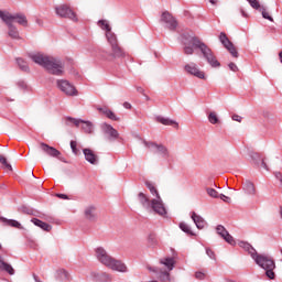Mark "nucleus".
I'll list each match as a JSON object with an SVG mask.
<instances>
[{
	"label": "nucleus",
	"mask_w": 282,
	"mask_h": 282,
	"mask_svg": "<svg viewBox=\"0 0 282 282\" xmlns=\"http://www.w3.org/2000/svg\"><path fill=\"white\" fill-rule=\"evenodd\" d=\"M183 44L185 45L183 48L184 54H186L187 56H192V54H195V50H199L210 67H221V63L217 61V57L215 56V53H213V50H210V47H208V45H206V43H204L199 37H188L186 35H183Z\"/></svg>",
	"instance_id": "obj_1"
},
{
	"label": "nucleus",
	"mask_w": 282,
	"mask_h": 282,
	"mask_svg": "<svg viewBox=\"0 0 282 282\" xmlns=\"http://www.w3.org/2000/svg\"><path fill=\"white\" fill-rule=\"evenodd\" d=\"M96 257H97V260L101 262L102 265H106V268H109L115 272H128L127 264L109 256L107 250H105V248L102 247H98L96 249Z\"/></svg>",
	"instance_id": "obj_2"
},
{
	"label": "nucleus",
	"mask_w": 282,
	"mask_h": 282,
	"mask_svg": "<svg viewBox=\"0 0 282 282\" xmlns=\"http://www.w3.org/2000/svg\"><path fill=\"white\" fill-rule=\"evenodd\" d=\"M138 199L139 204H141V206H143L145 210H153V213H156V215H161V217H164V215H166V207H164L162 198L151 200L149 199V196L140 192L138 194Z\"/></svg>",
	"instance_id": "obj_3"
},
{
	"label": "nucleus",
	"mask_w": 282,
	"mask_h": 282,
	"mask_svg": "<svg viewBox=\"0 0 282 282\" xmlns=\"http://www.w3.org/2000/svg\"><path fill=\"white\" fill-rule=\"evenodd\" d=\"M253 261L262 268V270H265V275L268 279H274V268H276V264L274 263V260L270 258V256L267 254H257L253 257Z\"/></svg>",
	"instance_id": "obj_4"
},
{
	"label": "nucleus",
	"mask_w": 282,
	"mask_h": 282,
	"mask_svg": "<svg viewBox=\"0 0 282 282\" xmlns=\"http://www.w3.org/2000/svg\"><path fill=\"white\" fill-rule=\"evenodd\" d=\"M44 69H46L47 73L52 74L53 76H63V74H65V66L63 65V62L52 56L48 57Z\"/></svg>",
	"instance_id": "obj_5"
},
{
	"label": "nucleus",
	"mask_w": 282,
	"mask_h": 282,
	"mask_svg": "<svg viewBox=\"0 0 282 282\" xmlns=\"http://www.w3.org/2000/svg\"><path fill=\"white\" fill-rule=\"evenodd\" d=\"M0 19L3 22L8 23H19V25H23L24 28H28V18L23 13H15L12 14L8 11H1L0 10Z\"/></svg>",
	"instance_id": "obj_6"
},
{
	"label": "nucleus",
	"mask_w": 282,
	"mask_h": 282,
	"mask_svg": "<svg viewBox=\"0 0 282 282\" xmlns=\"http://www.w3.org/2000/svg\"><path fill=\"white\" fill-rule=\"evenodd\" d=\"M142 143L144 144L145 149H149L150 153H153L154 155H161V158L170 156L169 148L162 143L147 140H142Z\"/></svg>",
	"instance_id": "obj_7"
},
{
	"label": "nucleus",
	"mask_w": 282,
	"mask_h": 282,
	"mask_svg": "<svg viewBox=\"0 0 282 282\" xmlns=\"http://www.w3.org/2000/svg\"><path fill=\"white\" fill-rule=\"evenodd\" d=\"M55 14L61 19H69L70 21H78L76 13L66 4L55 7Z\"/></svg>",
	"instance_id": "obj_8"
},
{
	"label": "nucleus",
	"mask_w": 282,
	"mask_h": 282,
	"mask_svg": "<svg viewBox=\"0 0 282 282\" xmlns=\"http://www.w3.org/2000/svg\"><path fill=\"white\" fill-rule=\"evenodd\" d=\"M160 23H164L165 28L171 32H175V30H177V20L169 11H164L161 14Z\"/></svg>",
	"instance_id": "obj_9"
},
{
	"label": "nucleus",
	"mask_w": 282,
	"mask_h": 282,
	"mask_svg": "<svg viewBox=\"0 0 282 282\" xmlns=\"http://www.w3.org/2000/svg\"><path fill=\"white\" fill-rule=\"evenodd\" d=\"M219 41L224 45L225 50H227L234 58H239V52H237V47H235V44H232V42L228 39V35H226V33H220Z\"/></svg>",
	"instance_id": "obj_10"
},
{
	"label": "nucleus",
	"mask_w": 282,
	"mask_h": 282,
	"mask_svg": "<svg viewBox=\"0 0 282 282\" xmlns=\"http://www.w3.org/2000/svg\"><path fill=\"white\" fill-rule=\"evenodd\" d=\"M98 25L101 28V30H106V39L108 43L112 45H118V37L116 36V33L111 32V26L107 21L99 20Z\"/></svg>",
	"instance_id": "obj_11"
},
{
	"label": "nucleus",
	"mask_w": 282,
	"mask_h": 282,
	"mask_svg": "<svg viewBox=\"0 0 282 282\" xmlns=\"http://www.w3.org/2000/svg\"><path fill=\"white\" fill-rule=\"evenodd\" d=\"M57 87L65 94L66 96H77L78 91L76 87L72 85L67 79H58L56 82Z\"/></svg>",
	"instance_id": "obj_12"
},
{
	"label": "nucleus",
	"mask_w": 282,
	"mask_h": 282,
	"mask_svg": "<svg viewBox=\"0 0 282 282\" xmlns=\"http://www.w3.org/2000/svg\"><path fill=\"white\" fill-rule=\"evenodd\" d=\"M102 133L108 142H116L120 138V133L111 124L104 123L101 126Z\"/></svg>",
	"instance_id": "obj_13"
},
{
	"label": "nucleus",
	"mask_w": 282,
	"mask_h": 282,
	"mask_svg": "<svg viewBox=\"0 0 282 282\" xmlns=\"http://www.w3.org/2000/svg\"><path fill=\"white\" fill-rule=\"evenodd\" d=\"M184 69L187 74H191V76H195L196 78H200L204 80L206 78V75L204 72L199 70V67H197V64L189 63L184 66Z\"/></svg>",
	"instance_id": "obj_14"
},
{
	"label": "nucleus",
	"mask_w": 282,
	"mask_h": 282,
	"mask_svg": "<svg viewBox=\"0 0 282 282\" xmlns=\"http://www.w3.org/2000/svg\"><path fill=\"white\" fill-rule=\"evenodd\" d=\"M51 56H47L43 53H29V58H31V61H33V63H35L36 65H40V67H44L47 63V61H50Z\"/></svg>",
	"instance_id": "obj_15"
},
{
	"label": "nucleus",
	"mask_w": 282,
	"mask_h": 282,
	"mask_svg": "<svg viewBox=\"0 0 282 282\" xmlns=\"http://www.w3.org/2000/svg\"><path fill=\"white\" fill-rule=\"evenodd\" d=\"M40 149L41 151H43V153H45L50 158H58L61 155V151H58L56 148L44 142L40 143Z\"/></svg>",
	"instance_id": "obj_16"
},
{
	"label": "nucleus",
	"mask_w": 282,
	"mask_h": 282,
	"mask_svg": "<svg viewBox=\"0 0 282 282\" xmlns=\"http://www.w3.org/2000/svg\"><path fill=\"white\" fill-rule=\"evenodd\" d=\"M106 58L108 61H112V58H124V51L122 50V47H120V45L113 44L111 46V53L108 54Z\"/></svg>",
	"instance_id": "obj_17"
},
{
	"label": "nucleus",
	"mask_w": 282,
	"mask_h": 282,
	"mask_svg": "<svg viewBox=\"0 0 282 282\" xmlns=\"http://www.w3.org/2000/svg\"><path fill=\"white\" fill-rule=\"evenodd\" d=\"M90 280L94 282H111V275L106 272H91Z\"/></svg>",
	"instance_id": "obj_18"
},
{
	"label": "nucleus",
	"mask_w": 282,
	"mask_h": 282,
	"mask_svg": "<svg viewBox=\"0 0 282 282\" xmlns=\"http://www.w3.org/2000/svg\"><path fill=\"white\" fill-rule=\"evenodd\" d=\"M83 153L85 155L86 162H89V164L97 165L99 162L98 155L94 153V150L86 148L83 150Z\"/></svg>",
	"instance_id": "obj_19"
},
{
	"label": "nucleus",
	"mask_w": 282,
	"mask_h": 282,
	"mask_svg": "<svg viewBox=\"0 0 282 282\" xmlns=\"http://www.w3.org/2000/svg\"><path fill=\"white\" fill-rule=\"evenodd\" d=\"M84 216L88 221H96V219H98V215L96 214V206L90 205L86 207L84 210Z\"/></svg>",
	"instance_id": "obj_20"
},
{
	"label": "nucleus",
	"mask_w": 282,
	"mask_h": 282,
	"mask_svg": "<svg viewBox=\"0 0 282 282\" xmlns=\"http://www.w3.org/2000/svg\"><path fill=\"white\" fill-rule=\"evenodd\" d=\"M55 279L58 282H69L72 281V275H69V272H67V270L59 269L56 271Z\"/></svg>",
	"instance_id": "obj_21"
},
{
	"label": "nucleus",
	"mask_w": 282,
	"mask_h": 282,
	"mask_svg": "<svg viewBox=\"0 0 282 282\" xmlns=\"http://www.w3.org/2000/svg\"><path fill=\"white\" fill-rule=\"evenodd\" d=\"M192 219L198 230H202L206 227V220L195 212L192 213Z\"/></svg>",
	"instance_id": "obj_22"
},
{
	"label": "nucleus",
	"mask_w": 282,
	"mask_h": 282,
	"mask_svg": "<svg viewBox=\"0 0 282 282\" xmlns=\"http://www.w3.org/2000/svg\"><path fill=\"white\" fill-rule=\"evenodd\" d=\"M3 226H10L11 228H18V230H23V226L15 219L0 218Z\"/></svg>",
	"instance_id": "obj_23"
},
{
	"label": "nucleus",
	"mask_w": 282,
	"mask_h": 282,
	"mask_svg": "<svg viewBox=\"0 0 282 282\" xmlns=\"http://www.w3.org/2000/svg\"><path fill=\"white\" fill-rule=\"evenodd\" d=\"M250 158L256 162V164H261V166L264 169V171H268V164L265 163V160L261 154L258 152H251Z\"/></svg>",
	"instance_id": "obj_24"
},
{
	"label": "nucleus",
	"mask_w": 282,
	"mask_h": 282,
	"mask_svg": "<svg viewBox=\"0 0 282 282\" xmlns=\"http://www.w3.org/2000/svg\"><path fill=\"white\" fill-rule=\"evenodd\" d=\"M31 221H32V224H34V226H37V228L45 230V232H50L52 230V225L44 223L43 220H41L39 218H32Z\"/></svg>",
	"instance_id": "obj_25"
},
{
	"label": "nucleus",
	"mask_w": 282,
	"mask_h": 282,
	"mask_svg": "<svg viewBox=\"0 0 282 282\" xmlns=\"http://www.w3.org/2000/svg\"><path fill=\"white\" fill-rule=\"evenodd\" d=\"M242 188L247 195H257V188H254V184L250 181H245L242 183Z\"/></svg>",
	"instance_id": "obj_26"
},
{
	"label": "nucleus",
	"mask_w": 282,
	"mask_h": 282,
	"mask_svg": "<svg viewBox=\"0 0 282 282\" xmlns=\"http://www.w3.org/2000/svg\"><path fill=\"white\" fill-rule=\"evenodd\" d=\"M156 120L158 122H160L161 124H165L166 127H173L174 124L175 129H180V123H177L175 120L164 117H158Z\"/></svg>",
	"instance_id": "obj_27"
},
{
	"label": "nucleus",
	"mask_w": 282,
	"mask_h": 282,
	"mask_svg": "<svg viewBox=\"0 0 282 282\" xmlns=\"http://www.w3.org/2000/svg\"><path fill=\"white\" fill-rule=\"evenodd\" d=\"M0 270L2 272H8L11 276L14 275V268H12L9 263L3 261V257L0 256Z\"/></svg>",
	"instance_id": "obj_28"
},
{
	"label": "nucleus",
	"mask_w": 282,
	"mask_h": 282,
	"mask_svg": "<svg viewBox=\"0 0 282 282\" xmlns=\"http://www.w3.org/2000/svg\"><path fill=\"white\" fill-rule=\"evenodd\" d=\"M239 246H240V248H243V250H246L247 252H249V254H250V257H251L252 259H254V257L258 254V253H257V250L253 249V248L250 246V243H248V242L241 241V242L239 243Z\"/></svg>",
	"instance_id": "obj_29"
},
{
	"label": "nucleus",
	"mask_w": 282,
	"mask_h": 282,
	"mask_svg": "<svg viewBox=\"0 0 282 282\" xmlns=\"http://www.w3.org/2000/svg\"><path fill=\"white\" fill-rule=\"evenodd\" d=\"M7 28H9V36L11 39H20L19 36V30H17V26L10 22H4Z\"/></svg>",
	"instance_id": "obj_30"
},
{
	"label": "nucleus",
	"mask_w": 282,
	"mask_h": 282,
	"mask_svg": "<svg viewBox=\"0 0 282 282\" xmlns=\"http://www.w3.org/2000/svg\"><path fill=\"white\" fill-rule=\"evenodd\" d=\"M160 263L162 265H165V268H167V270H173V268H175V259L174 258H164L160 260Z\"/></svg>",
	"instance_id": "obj_31"
},
{
	"label": "nucleus",
	"mask_w": 282,
	"mask_h": 282,
	"mask_svg": "<svg viewBox=\"0 0 282 282\" xmlns=\"http://www.w3.org/2000/svg\"><path fill=\"white\" fill-rule=\"evenodd\" d=\"M145 186L150 191L151 195L155 196V198L153 199H162V197H160V193L158 192V188H155V185L153 183L145 182Z\"/></svg>",
	"instance_id": "obj_32"
},
{
	"label": "nucleus",
	"mask_w": 282,
	"mask_h": 282,
	"mask_svg": "<svg viewBox=\"0 0 282 282\" xmlns=\"http://www.w3.org/2000/svg\"><path fill=\"white\" fill-rule=\"evenodd\" d=\"M82 129L86 133H94V123L91 121H82Z\"/></svg>",
	"instance_id": "obj_33"
},
{
	"label": "nucleus",
	"mask_w": 282,
	"mask_h": 282,
	"mask_svg": "<svg viewBox=\"0 0 282 282\" xmlns=\"http://www.w3.org/2000/svg\"><path fill=\"white\" fill-rule=\"evenodd\" d=\"M180 228L183 232H185L186 235H189L191 237H195V232H193V230L191 229V226H188V224L186 223H181L180 224Z\"/></svg>",
	"instance_id": "obj_34"
},
{
	"label": "nucleus",
	"mask_w": 282,
	"mask_h": 282,
	"mask_svg": "<svg viewBox=\"0 0 282 282\" xmlns=\"http://www.w3.org/2000/svg\"><path fill=\"white\" fill-rule=\"evenodd\" d=\"M17 63L22 72H30V66L23 58H17Z\"/></svg>",
	"instance_id": "obj_35"
},
{
	"label": "nucleus",
	"mask_w": 282,
	"mask_h": 282,
	"mask_svg": "<svg viewBox=\"0 0 282 282\" xmlns=\"http://www.w3.org/2000/svg\"><path fill=\"white\" fill-rule=\"evenodd\" d=\"M206 193L209 197H213L214 199L219 198V192L213 187H206Z\"/></svg>",
	"instance_id": "obj_36"
},
{
	"label": "nucleus",
	"mask_w": 282,
	"mask_h": 282,
	"mask_svg": "<svg viewBox=\"0 0 282 282\" xmlns=\"http://www.w3.org/2000/svg\"><path fill=\"white\" fill-rule=\"evenodd\" d=\"M257 10H259V12H261L263 19H267L268 21L274 22V19L270 15V13H268V12L265 11V7H261V6H260V8L257 9Z\"/></svg>",
	"instance_id": "obj_37"
},
{
	"label": "nucleus",
	"mask_w": 282,
	"mask_h": 282,
	"mask_svg": "<svg viewBox=\"0 0 282 282\" xmlns=\"http://www.w3.org/2000/svg\"><path fill=\"white\" fill-rule=\"evenodd\" d=\"M216 232L217 235H219L223 239L226 237V235H228V230H226V227L218 225L216 227Z\"/></svg>",
	"instance_id": "obj_38"
},
{
	"label": "nucleus",
	"mask_w": 282,
	"mask_h": 282,
	"mask_svg": "<svg viewBox=\"0 0 282 282\" xmlns=\"http://www.w3.org/2000/svg\"><path fill=\"white\" fill-rule=\"evenodd\" d=\"M159 281L166 282L171 281V274L166 271H162L159 273Z\"/></svg>",
	"instance_id": "obj_39"
},
{
	"label": "nucleus",
	"mask_w": 282,
	"mask_h": 282,
	"mask_svg": "<svg viewBox=\"0 0 282 282\" xmlns=\"http://www.w3.org/2000/svg\"><path fill=\"white\" fill-rule=\"evenodd\" d=\"M208 121L210 122V124H217V122H219V117H217V113L210 112L208 115Z\"/></svg>",
	"instance_id": "obj_40"
},
{
	"label": "nucleus",
	"mask_w": 282,
	"mask_h": 282,
	"mask_svg": "<svg viewBox=\"0 0 282 282\" xmlns=\"http://www.w3.org/2000/svg\"><path fill=\"white\" fill-rule=\"evenodd\" d=\"M105 117L109 118V120H113L115 122H118V120H120V118H118L116 116V113H113V111H111L110 109H108V111H106Z\"/></svg>",
	"instance_id": "obj_41"
},
{
	"label": "nucleus",
	"mask_w": 282,
	"mask_h": 282,
	"mask_svg": "<svg viewBox=\"0 0 282 282\" xmlns=\"http://www.w3.org/2000/svg\"><path fill=\"white\" fill-rule=\"evenodd\" d=\"M66 120H67V122H73V124H75V127H80V124H83V122H84L83 119H76V118H72V117H67Z\"/></svg>",
	"instance_id": "obj_42"
},
{
	"label": "nucleus",
	"mask_w": 282,
	"mask_h": 282,
	"mask_svg": "<svg viewBox=\"0 0 282 282\" xmlns=\"http://www.w3.org/2000/svg\"><path fill=\"white\" fill-rule=\"evenodd\" d=\"M0 164L4 165V167L8 169V171H12V165L8 163V159L6 156L0 155Z\"/></svg>",
	"instance_id": "obj_43"
},
{
	"label": "nucleus",
	"mask_w": 282,
	"mask_h": 282,
	"mask_svg": "<svg viewBox=\"0 0 282 282\" xmlns=\"http://www.w3.org/2000/svg\"><path fill=\"white\" fill-rule=\"evenodd\" d=\"M0 164L4 165V167L8 169V171H12V165L8 163V159L6 156L0 155Z\"/></svg>",
	"instance_id": "obj_44"
},
{
	"label": "nucleus",
	"mask_w": 282,
	"mask_h": 282,
	"mask_svg": "<svg viewBox=\"0 0 282 282\" xmlns=\"http://www.w3.org/2000/svg\"><path fill=\"white\" fill-rule=\"evenodd\" d=\"M229 246H235V238L228 232L224 238H223Z\"/></svg>",
	"instance_id": "obj_45"
},
{
	"label": "nucleus",
	"mask_w": 282,
	"mask_h": 282,
	"mask_svg": "<svg viewBox=\"0 0 282 282\" xmlns=\"http://www.w3.org/2000/svg\"><path fill=\"white\" fill-rule=\"evenodd\" d=\"M248 3L253 8V10H259L261 8V3H259V0H247Z\"/></svg>",
	"instance_id": "obj_46"
},
{
	"label": "nucleus",
	"mask_w": 282,
	"mask_h": 282,
	"mask_svg": "<svg viewBox=\"0 0 282 282\" xmlns=\"http://www.w3.org/2000/svg\"><path fill=\"white\" fill-rule=\"evenodd\" d=\"M21 213H24V215H32L33 210L29 208L28 206H22L20 208Z\"/></svg>",
	"instance_id": "obj_47"
},
{
	"label": "nucleus",
	"mask_w": 282,
	"mask_h": 282,
	"mask_svg": "<svg viewBox=\"0 0 282 282\" xmlns=\"http://www.w3.org/2000/svg\"><path fill=\"white\" fill-rule=\"evenodd\" d=\"M206 254H207V257H209V259H213L214 261H215V259H217L215 257V251H213V249H210V248L206 249Z\"/></svg>",
	"instance_id": "obj_48"
},
{
	"label": "nucleus",
	"mask_w": 282,
	"mask_h": 282,
	"mask_svg": "<svg viewBox=\"0 0 282 282\" xmlns=\"http://www.w3.org/2000/svg\"><path fill=\"white\" fill-rule=\"evenodd\" d=\"M77 143L76 141H70V149L75 155H78V149L76 148Z\"/></svg>",
	"instance_id": "obj_49"
},
{
	"label": "nucleus",
	"mask_w": 282,
	"mask_h": 282,
	"mask_svg": "<svg viewBox=\"0 0 282 282\" xmlns=\"http://www.w3.org/2000/svg\"><path fill=\"white\" fill-rule=\"evenodd\" d=\"M228 67L231 72H239V67H237V64L232 62L228 64Z\"/></svg>",
	"instance_id": "obj_50"
},
{
	"label": "nucleus",
	"mask_w": 282,
	"mask_h": 282,
	"mask_svg": "<svg viewBox=\"0 0 282 282\" xmlns=\"http://www.w3.org/2000/svg\"><path fill=\"white\" fill-rule=\"evenodd\" d=\"M195 276L196 279H198V281H204L206 274H204V272L198 271L195 273Z\"/></svg>",
	"instance_id": "obj_51"
},
{
	"label": "nucleus",
	"mask_w": 282,
	"mask_h": 282,
	"mask_svg": "<svg viewBox=\"0 0 282 282\" xmlns=\"http://www.w3.org/2000/svg\"><path fill=\"white\" fill-rule=\"evenodd\" d=\"M231 119L235 120L236 122H241V120H243V118L241 116H239V115H234L231 117Z\"/></svg>",
	"instance_id": "obj_52"
},
{
	"label": "nucleus",
	"mask_w": 282,
	"mask_h": 282,
	"mask_svg": "<svg viewBox=\"0 0 282 282\" xmlns=\"http://www.w3.org/2000/svg\"><path fill=\"white\" fill-rule=\"evenodd\" d=\"M218 197H220V199H223V202H227L228 204L230 202V197H228V196H226L224 194H220V196H218Z\"/></svg>",
	"instance_id": "obj_53"
},
{
	"label": "nucleus",
	"mask_w": 282,
	"mask_h": 282,
	"mask_svg": "<svg viewBox=\"0 0 282 282\" xmlns=\"http://www.w3.org/2000/svg\"><path fill=\"white\" fill-rule=\"evenodd\" d=\"M59 199H69V197L66 194H57L56 195Z\"/></svg>",
	"instance_id": "obj_54"
},
{
	"label": "nucleus",
	"mask_w": 282,
	"mask_h": 282,
	"mask_svg": "<svg viewBox=\"0 0 282 282\" xmlns=\"http://www.w3.org/2000/svg\"><path fill=\"white\" fill-rule=\"evenodd\" d=\"M97 109L100 113H104V116H106L109 108H97Z\"/></svg>",
	"instance_id": "obj_55"
},
{
	"label": "nucleus",
	"mask_w": 282,
	"mask_h": 282,
	"mask_svg": "<svg viewBox=\"0 0 282 282\" xmlns=\"http://www.w3.org/2000/svg\"><path fill=\"white\" fill-rule=\"evenodd\" d=\"M137 91H138L139 94H144V88L138 86V87H137Z\"/></svg>",
	"instance_id": "obj_56"
},
{
	"label": "nucleus",
	"mask_w": 282,
	"mask_h": 282,
	"mask_svg": "<svg viewBox=\"0 0 282 282\" xmlns=\"http://www.w3.org/2000/svg\"><path fill=\"white\" fill-rule=\"evenodd\" d=\"M123 107H124V109H131V105L127 101L123 102Z\"/></svg>",
	"instance_id": "obj_57"
},
{
	"label": "nucleus",
	"mask_w": 282,
	"mask_h": 282,
	"mask_svg": "<svg viewBox=\"0 0 282 282\" xmlns=\"http://www.w3.org/2000/svg\"><path fill=\"white\" fill-rule=\"evenodd\" d=\"M148 270L150 272H158V268H153V267H148Z\"/></svg>",
	"instance_id": "obj_58"
},
{
	"label": "nucleus",
	"mask_w": 282,
	"mask_h": 282,
	"mask_svg": "<svg viewBox=\"0 0 282 282\" xmlns=\"http://www.w3.org/2000/svg\"><path fill=\"white\" fill-rule=\"evenodd\" d=\"M212 6H217L219 3V0H208Z\"/></svg>",
	"instance_id": "obj_59"
},
{
	"label": "nucleus",
	"mask_w": 282,
	"mask_h": 282,
	"mask_svg": "<svg viewBox=\"0 0 282 282\" xmlns=\"http://www.w3.org/2000/svg\"><path fill=\"white\" fill-rule=\"evenodd\" d=\"M149 241H152V243H158V241L155 239H153V236L149 237Z\"/></svg>",
	"instance_id": "obj_60"
},
{
	"label": "nucleus",
	"mask_w": 282,
	"mask_h": 282,
	"mask_svg": "<svg viewBox=\"0 0 282 282\" xmlns=\"http://www.w3.org/2000/svg\"><path fill=\"white\" fill-rule=\"evenodd\" d=\"M240 12H241L242 17L248 18V13H246V11H243V9H241Z\"/></svg>",
	"instance_id": "obj_61"
},
{
	"label": "nucleus",
	"mask_w": 282,
	"mask_h": 282,
	"mask_svg": "<svg viewBox=\"0 0 282 282\" xmlns=\"http://www.w3.org/2000/svg\"><path fill=\"white\" fill-rule=\"evenodd\" d=\"M279 57H280V63H282V51L280 52Z\"/></svg>",
	"instance_id": "obj_62"
},
{
	"label": "nucleus",
	"mask_w": 282,
	"mask_h": 282,
	"mask_svg": "<svg viewBox=\"0 0 282 282\" xmlns=\"http://www.w3.org/2000/svg\"><path fill=\"white\" fill-rule=\"evenodd\" d=\"M145 99H147V100H151V98H149V96H145Z\"/></svg>",
	"instance_id": "obj_63"
},
{
	"label": "nucleus",
	"mask_w": 282,
	"mask_h": 282,
	"mask_svg": "<svg viewBox=\"0 0 282 282\" xmlns=\"http://www.w3.org/2000/svg\"><path fill=\"white\" fill-rule=\"evenodd\" d=\"M0 250H3V246L0 245Z\"/></svg>",
	"instance_id": "obj_64"
}]
</instances>
